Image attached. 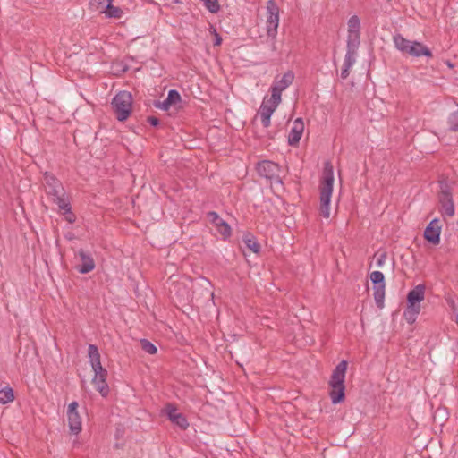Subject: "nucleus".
<instances>
[{
    "label": "nucleus",
    "instance_id": "10",
    "mask_svg": "<svg viewBox=\"0 0 458 458\" xmlns=\"http://www.w3.org/2000/svg\"><path fill=\"white\" fill-rule=\"evenodd\" d=\"M44 187L46 193L51 197L65 194L62 182L51 173H44Z\"/></svg>",
    "mask_w": 458,
    "mask_h": 458
},
{
    "label": "nucleus",
    "instance_id": "37",
    "mask_svg": "<svg viewBox=\"0 0 458 458\" xmlns=\"http://www.w3.org/2000/svg\"><path fill=\"white\" fill-rule=\"evenodd\" d=\"M349 74H350V71L349 70L342 68V71H341V79L342 80L347 79Z\"/></svg>",
    "mask_w": 458,
    "mask_h": 458
},
{
    "label": "nucleus",
    "instance_id": "26",
    "mask_svg": "<svg viewBox=\"0 0 458 458\" xmlns=\"http://www.w3.org/2000/svg\"><path fill=\"white\" fill-rule=\"evenodd\" d=\"M243 242L246 247L252 252L258 254L260 251V245L257 242L256 238L251 234H247L243 238Z\"/></svg>",
    "mask_w": 458,
    "mask_h": 458
},
{
    "label": "nucleus",
    "instance_id": "4",
    "mask_svg": "<svg viewBox=\"0 0 458 458\" xmlns=\"http://www.w3.org/2000/svg\"><path fill=\"white\" fill-rule=\"evenodd\" d=\"M111 104L116 119L120 122H123L131 113V94L128 91H120L114 97Z\"/></svg>",
    "mask_w": 458,
    "mask_h": 458
},
{
    "label": "nucleus",
    "instance_id": "13",
    "mask_svg": "<svg viewBox=\"0 0 458 458\" xmlns=\"http://www.w3.org/2000/svg\"><path fill=\"white\" fill-rule=\"evenodd\" d=\"M294 75L292 72H285L283 77L276 81L275 85L270 89L273 99L281 100V94L288 86H290L293 81Z\"/></svg>",
    "mask_w": 458,
    "mask_h": 458
},
{
    "label": "nucleus",
    "instance_id": "41",
    "mask_svg": "<svg viewBox=\"0 0 458 458\" xmlns=\"http://www.w3.org/2000/svg\"><path fill=\"white\" fill-rule=\"evenodd\" d=\"M439 412L445 413V411L441 410V409L437 410L436 413H439Z\"/></svg>",
    "mask_w": 458,
    "mask_h": 458
},
{
    "label": "nucleus",
    "instance_id": "9",
    "mask_svg": "<svg viewBox=\"0 0 458 458\" xmlns=\"http://www.w3.org/2000/svg\"><path fill=\"white\" fill-rule=\"evenodd\" d=\"M281 103V100L273 99V96L271 95L270 98L267 99L266 98L263 99V102L260 106L259 114L261 117V123L265 128L270 126V118L273 113L277 108L278 105Z\"/></svg>",
    "mask_w": 458,
    "mask_h": 458
},
{
    "label": "nucleus",
    "instance_id": "33",
    "mask_svg": "<svg viewBox=\"0 0 458 458\" xmlns=\"http://www.w3.org/2000/svg\"><path fill=\"white\" fill-rule=\"evenodd\" d=\"M376 259H377V267H382L386 260V258H387V254L386 251H383L379 254H376L375 255Z\"/></svg>",
    "mask_w": 458,
    "mask_h": 458
},
{
    "label": "nucleus",
    "instance_id": "38",
    "mask_svg": "<svg viewBox=\"0 0 458 458\" xmlns=\"http://www.w3.org/2000/svg\"><path fill=\"white\" fill-rule=\"evenodd\" d=\"M221 41H222L221 37H220L218 34H216V42H215V45H216V46L220 45V44H221Z\"/></svg>",
    "mask_w": 458,
    "mask_h": 458
},
{
    "label": "nucleus",
    "instance_id": "1",
    "mask_svg": "<svg viewBox=\"0 0 458 458\" xmlns=\"http://www.w3.org/2000/svg\"><path fill=\"white\" fill-rule=\"evenodd\" d=\"M334 184V167L330 161L324 163L322 175L319 184L320 193V215L325 218L330 216L329 204L331 201V196L333 191Z\"/></svg>",
    "mask_w": 458,
    "mask_h": 458
},
{
    "label": "nucleus",
    "instance_id": "16",
    "mask_svg": "<svg viewBox=\"0 0 458 458\" xmlns=\"http://www.w3.org/2000/svg\"><path fill=\"white\" fill-rule=\"evenodd\" d=\"M304 131V123L301 118H297L293 121V126L288 135V144L295 147L299 144L300 140Z\"/></svg>",
    "mask_w": 458,
    "mask_h": 458
},
{
    "label": "nucleus",
    "instance_id": "18",
    "mask_svg": "<svg viewBox=\"0 0 458 458\" xmlns=\"http://www.w3.org/2000/svg\"><path fill=\"white\" fill-rule=\"evenodd\" d=\"M81 264L76 269L81 274H87L95 268V261L90 254L86 253L82 249L78 251Z\"/></svg>",
    "mask_w": 458,
    "mask_h": 458
},
{
    "label": "nucleus",
    "instance_id": "23",
    "mask_svg": "<svg viewBox=\"0 0 458 458\" xmlns=\"http://www.w3.org/2000/svg\"><path fill=\"white\" fill-rule=\"evenodd\" d=\"M67 417L71 433L78 435L81 431V420L79 412L67 414Z\"/></svg>",
    "mask_w": 458,
    "mask_h": 458
},
{
    "label": "nucleus",
    "instance_id": "25",
    "mask_svg": "<svg viewBox=\"0 0 458 458\" xmlns=\"http://www.w3.org/2000/svg\"><path fill=\"white\" fill-rule=\"evenodd\" d=\"M103 13H105L107 18L120 19L123 16V12L120 7L113 5L112 2H110L107 5H105Z\"/></svg>",
    "mask_w": 458,
    "mask_h": 458
},
{
    "label": "nucleus",
    "instance_id": "40",
    "mask_svg": "<svg viewBox=\"0 0 458 458\" xmlns=\"http://www.w3.org/2000/svg\"><path fill=\"white\" fill-rule=\"evenodd\" d=\"M446 64H447L450 68H453V67H454V65L451 64V62H450V61H447V62H446Z\"/></svg>",
    "mask_w": 458,
    "mask_h": 458
},
{
    "label": "nucleus",
    "instance_id": "20",
    "mask_svg": "<svg viewBox=\"0 0 458 458\" xmlns=\"http://www.w3.org/2000/svg\"><path fill=\"white\" fill-rule=\"evenodd\" d=\"M88 355L89 357L90 365L94 373H99L100 371L106 370L101 365L100 354L97 345L89 344L88 349Z\"/></svg>",
    "mask_w": 458,
    "mask_h": 458
},
{
    "label": "nucleus",
    "instance_id": "30",
    "mask_svg": "<svg viewBox=\"0 0 458 458\" xmlns=\"http://www.w3.org/2000/svg\"><path fill=\"white\" fill-rule=\"evenodd\" d=\"M447 123L451 131H458V110L450 114Z\"/></svg>",
    "mask_w": 458,
    "mask_h": 458
},
{
    "label": "nucleus",
    "instance_id": "22",
    "mask_svg": "<svg viewBox=\"0 0 458 458\" xmlns=\"http://www.w3.org/2000/svg\"><path fill=\"white\" fill-rule=\"evenodd\" d=\"M394 47L403 54L409 55L410 47L412 45L411 40L406 39L401 34L394 35L393 38Z\"/></svg>",
    "mask_w": 458,
    "mask_h": 458
},
{
    "label": "nucleus",
    "instance_id": "2",
    "mask_svg": "<svg viewBox=\"0 0 458 458\" xmlns=\"http://www.w3.org/2000/svg\"><path fill=\"white\" fill-rule=\"evenodd\" d=\"M347 369V361L342 360L333 370L329 380L330 392L329 396L334 404L342 403L345 396V373Z\"/></svg>",
    "mask_w": 458,
    "mask_h": 458
},
{
    "label": "nucleus",
    "instance_id": "21",
    "mask_svg": "<svg viewBox=\"0 0 458 458\" xmlns=\"http://www.w3.org/2000/svg\"><path fill=\"white\" fill-rule=\"evenodd\" d=\"M409 55H411L413 57H420L422 55L427 57H432V52L428 47H426L422 43L413 41L412 45L410 47Z\"/></svg>",
    "mask_w": 458,
    "mask_h": 458
},
{
    "label": "nucleus",
    "instance_id": "27",
    "mask_svg": "<svg viewBox=\"0 0 458 458\" xmlns=\"http://www.w3.org/2000/svg\"><path fill=\"white\" fill-rule=\"evenodd\" d=\"M175 292L178 294L179 301L188 300L189 292L187 291L185 285L182 283L174 284L173 289H170V292Z\"/></svg>",
    "mask_w": 458,
    "mask_h": 458
},
{
    "label": "nucleus",
    "instance_id": "31",
    "mask_svg": "<svg viewBox=\"0 0 458 458\" xmlns=\"http://www.w3.org/2000/svg\"><path fill=\"white\" fill-rule=\"evenodd\" d=\"M112 1L113 0H90L89 5L95 11L103 13V11L105 10V5H107V4Z\"/></svg>",
    "mask_w": 458,
    "mask_h": 458
},
{
    "label": "nucleus",
    "instance_id": "11",
    "mask_svg": "<svg viewBox=\"0 0 458 458\" xmlns=\"http://www.w3.org/2000/svg\"><path fill=\"white\" fill-rule=\"evenodd\" d=\"M207 217L209 222L214 225L218 233L222 235L223 239L225 240L229 238L232 234V230L230 225L223 220L220 216L215 211H209L207 214Z\"/></svg>",
    "mask_w": 458,
    "mask_h": 458
},
{
    "label": "nucleus",
    "instance_id": "19",
    "mask_svg": "<svg viewBox=\"0 0 458 458\" xmlns=\"http://www.w3.org/2000/svg\"><path fill=\"white\" fill-rule=\"evenodd\" d=\"M182 98L180 93L175 89L168 91L167 98L164 101H156L154 106L157 108H160L164 111H167L172 105H175L181 102Z\"/></svg>",
    "mask_w": 458,
    "mask_h": 458
},
{
    "label": "nucleus",
    "instance_id": "15",
    "mask_svg": "<svg viewBox=\"0 0 458 458\" xmlns=\"http://www.w3.org/2000/svg\"><path fill=\"white\" fill-rule=\"evenodd\" d=\"M441 226L439 225V219H433L426 227L424 231V238L430 243L435 245L440 242Z\"/></svg>",
    "mask_w": 458,
    "mask_h": 458
},
{
    "label": "nucleus",
    "instance_id": "5",
    "mask_svg": "<svg viewBox=\"0 0 458 458\" xmlns=\"http://www.w3.org/2000/svg\"><path fill=\"white\" fill-rule=\"evenodd\" d=\"M439 186L438 201L441 206L440 212L443 216L452 217L454 215L452 188L446 181L439 182Z\"/></svg>",
    "mask_w": 458,
    "mask_h": 458
},
{
    "label": "nucleus",
    "instance_id": "3",
    "mask_svg": "<svg viewBox=\"0 0 458 458\" xmlns=\"http://www.w3.org/2000/svg\"><path fill=\"white\" fill-rule=\"evenodd\" d=\"M425 285L420 284L407 294V306L403 311V318L410 324H413L420 312V302L425 298Z\"/></svg>",
    "mask_w": 458,
    "mask_h": 458
},
{
    "label": "nucleus",
    "instance_id": "29",
    "mask_svg": "<svg viewBox=\"0 0 458 458\" xmlns=\"http://www.w3.org/2000/svg\"><path fill=\"white\" fill-rule=\"evenodd\" d=\"M65 194H62L58 197H52L53 202H55L61 210L64 212L70 211L72 209L70 203L64 198Z\"/></svg>",
    "mask_w": 458,
    "mask_h": 458
},
{
    "label": "nucleus",
    "instance_id": "42",
    "mask_svg": "<svg viewBox=\"0 0 458 458\" xmlns=\"http://www.w3.org/2000/svg\"><path fill=\"white\" fill-rule=\"evenodd\" d=\"M456 324L458 325V315L456 316Z\"/></svg>",
    "mask_w": 458,
    "mask_h": 458
},
{
    "label": "nucleus",
    "instance_id": "34",
    "mask_svg": "<svg viewBox=\"0 0 458 458\" xmlns=\"http://www.w3.org/2000/svg\"><path fill=\"white\" fill-rule=\"evenodd\" d=\"M78 403L73 401L69 405H68V409H67V414H72V413H77L78 411Z\"/></svg>",
    "mask_w": 458,
    "mask_h": 458
},
{
    "label": "nucleus",
    "instance_id": "7",
    "mask_svg": "<svg viewBox=\"0 0 458 458\" xmlns=\"http://www.w3.org/2000/svg\"><path fill=\"white\" fill-rule=\"evenodd\" d=\"M370 280L373 286V295L376 305L377 308L382 309L384 307V300H385V276L384 274L380 271H374L369 276Z\"/></svg>",
    "mask_w": 458,
    "mask_h": 458
},
{
    "label": "nucleus",
    "instance_id": "14",
    "mask_svg": "<svg viewBox=\"0 0 458 458\" xmlns=\"http://www.w3.org/2000/svg\"><path fill=\"white\" fill-rule=\"evenodd\" d=\"M347 43L360 44V21L357 15L350 17L347 22Z\"/></svg>",
    "mask_w": 458,
    "mask_h": 458
},
{
    "label": "nucleus",
    "instance_id": "12",
    "mask_svg": "<svg viewBox=\"0 0 458 458\" xmlns=\"http://www.w3.org/2000/svg\"><path fill=\"white\" fill-rule=\"evenodd\" d=\"M165 412L172 423L178 426L181 429L185 430L189 427L186 417L178 411V409L172 403H167Z\"/></svg>",
    "mask_w": 458,
    "mask_h": 458
},
{
    "label": "nucleus",
    "instance_id": "32",
    "mask_svg": "<svg viewBox=\"0 0 458 458\" xmlns=\"http://www.w3.org/2000/svg\"><path fill=\"white\" fill-rule=\"evenodd\" d=\"M140 345L142 350L148 354H155L157 352V347L147 339H141Z\"/></svg>",
    "mask_w": 458,
    "mask_h": 458
},
{
    "label": "nucleus",
    "instance_id": "35",
    "mask_svg": "<svg viewBox=\"0 0 458 458\" xmlns=\"http://www.w3.org/2000/svg\"><path fill=\"white\" fill-rule=\"evenodd\" d=\"M148 123H149L152 126H157L159 124L158 118L155 116H148L147 118Z\"/></svg>",
    "mask_w": 458,
    "mask_h": 458
},
{
    "label": "nucleus",
    "instance_id": "8",
    "mask_svg": "<svg viewBox=\"0 0 458 458\" xmlns=\"http://www.w3.org/2000/svg\"><path fill=\"white\" fill-rule=\"evenodd\" d=\"M279 165L269 160H263L257 164L258 174L271 182H282L279 177Z\"/></svg>",
    "mask_w": 458,
    "mask_h": 458
},
{
    "label": "nucleus",
    "instance_id": "36",
    "mask_svg": "<svg viewBox=\"0 0 458 458\" xmlns=\"http://www.w3.org/2000/svg\"><path fill=\"white\" fill-rule=\"evenodd\" d=\"M64 214L66 215L65 218L69 223H73L75 221V215L72 212V210L64 212Z\"/></svg>",
    "mask_w": 458,
    "mask_h": 458
},
{
    "label": "nucleus",
    "instance_id": "6",
    "mask_svg": "<svg viewBox=\"0 0 458 458\" xmlns=\"http://www.w3.org/2000/svg\"><path fill=\"white\" fill-rule=\"evenodd\" d=\"M279 24V7L275 0L267 2V34L275 39L277 34Z\"/></svg>",
    "mask_w": 458,
    "mask_h": 458
},
{
    "label": "nucleus",
    "instance_id": "17",
    "mask_svg": "<svg viewBox=\"0 0 458 458\" xmlns=\"http://www.w3.org/2000/svg\"><path fill=\"white\" fill-rule=\"evenodd\" d=\"M106 377L107 370H105L100 371L99 373H95L94 377L92 378V384L103 397H106L109 394V386L106 383Z\"/></svg>",
    "mask_w": 458,
    "mask_h": 458
},
{
    "label": "nucleus",
    "instance_id": "39",
    "mask_svg": "<svg viewBox=\"0 0 458 458\" xmlns=\"http://www.w3.org/2000/svg\"><path fill=\"white\" fill-rule=\"evenodd\" d=\"M352 65H351L350 64H346V63H344V64H343V67H342V68H344V69H347V70H349V71H350V69H351V67H352Z\"/></svg>",
    "mask_w": 458,
    "mask_h": 458
},
{
    "label": "nucleus",
    "instance_id": "28",
    "mask_svg": "<svg viewBox=\"0 0 458 458\" xmlns=\"http://www.w3.org/2000/svg\"><path fill=\"white\" fill-rule=\"evenodd\" d=\"M14 399L13 391L11 387L6 386L0 390V403L3 404L13 402Z\"/></svg>",
    "mask_w": 458,
    "mask_h": 458
},
{
    "label": "nucleus",
    "instance_id": "24",
    "mask_svg": "<svg viewBox=\"0 0 458 458\" xmlns=\"http://www.w3.org/2000/svg\"><path fill=\"white\" fill-rule=\"evenodd\" d=\"M360 44L347 43L346 44V54L344 62L353 65L356 62L357 50Z\"/></svg>",
    "mask_w": 458,
    "mask_h": 458
}]
</instances>
